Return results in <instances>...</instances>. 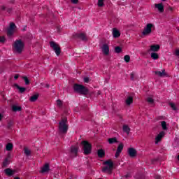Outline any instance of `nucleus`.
Segmentation results:
<instances>
[{"label": "nucleus", "mask_w": 179, "mask_h": 179, "mask_svg": "<svg viewBox=\"0 0 179 179\" xmlns=\"http://www.w3.org/2000/svg\"><path fill=\"white\" fill-rule=\"evenodd\" d=\"M13 51L20 54L24 48V43L22 40H16L12 45Z\"/></svg>", "instance_id": "1"}, {"label": "nucleus", "mask_w": 179, "mask_h": 179, "mask_svg": "<svg viewBox=\"0 0 179 179\" xmlns=\"http://www.w3.org/2000/svg\"><path fill=\"white\" fill-rule=\"evenodd\" d=\"M155 27V25L152 23L147 24L145 27L143 28L142 31V36L143 37H148V36H150L152 34V31H153V28Z\"/></svg>", "instance_id": "2"}, {"label": "nucleus", "mask_w": 179, "mask_h": 179, "mask_svg": "<svg viewBox=\"0 0 179 179\" xmlns=\"http://www.w3.org/2000/svg\"><path fill=\"white\" fill-rule=\"evenodd\" d=\"M105 166L103 167V171L104 173H111L113 171V169H114V162L109 159L103 162Z\"/></svg>", "instance_id": "3"}, {"label": "nucleus", "mask_w": 179, "mask_h": 179, "mask_svg": "<svg viewBox=\"0 0 179 179\" xmlns=\"http://www.w3.org/2000/svg\"><path fill=\"white\" fill-rule=\"evenodd\" d=\"M59 131L61 134H66V132L68 131L66 118L62 119V121L59 122Z\"/></svg>", "instance_id": "4"}, {"label": "nucleus", "mask_w": 179, "mask_h": 179, "mask_svg": "<svg viewBox=\"0 0 179 179\" xmlns=\"http://www.w3.org/2000/svg\"><path fill=\"white\" fill-rule=\"evenodd\" d=\"M73 89L75 92L77 93H80V94H87L89 93V90L87 88L83 87V85H74Z\"/></svg>", "instance_id": "5"}, {"label": "nucleus", "mask_w": 179, "mask_h": 179, "mask_svg": "<svg viewBox=\"0 0 179 179\" xmlns=\"http://www.w3.org/2000/svg\"><path fill=\"white\" fill-rule=\"evenodd\" d=\"M83 149L84 150L85 155H90V153H92V145L89 143L87 141H83Z\"/></svg>", "instance_id": "6"}, {"label": "nucleus", "mask_w": 179, "mask_h": 179, "mask_svg": "<svg viewBox=\"0 0 179 179\" xmlns=\"http://www.w3.org/2000/svg\"><path fill=\"white\" fill-rule=\"evenodd\" d=\"M50 47L55 51L56 55L58 56L59 54H61V48L59 47V45L54 41H52L50 42Z\"/></svg>", "instance_id": "7"}, {"label": "nucleus", "mask_w": 179, "mask_h": 179, "mask_svg": "<svg viewBox=\"0 0 179 179\" xmlns=\"http://www.w3.org/2000/svg\"><path fill=\"white\" fill-rule=\"evenodd\" d=\"M16 25L13 22L10 23V26L7 31L8 36H13L14 33H16Z\"/></svg>", "instance_id": "8"}, {"label": "nucleus", "mask_w": 179, "mask_h": 179, "mask_svg": "<svg viewBox=\"0 0 179 179\" xmlns=\"http://www.w3.org/2000/svg\"><path fill=\"white\" fill-rule=\"evenodd\" d=\"M166 135V132L164 131H160L157 136H155V145H157L159 143V142H162V139L164 138Z\"/></svg>", "instance_id": "9"}, {"label": "nucleus", "mask_w": 179, "mask_h": 179, "mask_svg": "<svg viewBox=\"0 0 179 179\" xmlns=\"http://www.w3.org/2000/svg\"><path fill=\"white\" fill-rule=\"evenodd\" d=\"M101 51L103 55H110V46L107 43H104L101 47Z\"/></svg>", "instance_id": "10"}, {"label": "nucleus", "mask_w": 179, "mask_h": 179, "mask_svg": "<svg viewBox=\"0 0 179 179\" xmlns=\"http://www.w3.org/2000/svg\"><path fill=\"white\" fill-rule=\"evenodd\" d=\"M160 50V45L157 44H153L150 46L149 51L150 52H157Z\"/></svg>", "instance_id": "11"}, {"label": "nucleus", "mask_w": 179, "mask_h": 179, "mask_svg": "<svg viewBox=\"0 0 179 179\" xmlns=\"http://www.w3.org/2000/svg\"><path fill=\"white\" fill-rule=\"evenodd\" d=\"M128 155L130 157H136L138 152L134 148H129L127 150Z\"/></svg>", "instance_id": "12"}, {"label": "nucleus", "mask_w": 179, "mask_h": 179, "mask_svg": "<svg viewBox=\"0 0 179 179\" xmlns=\"http://www.w3.org/2000/svg\"><path fill=\"white\" fill-rule=\"evenodd\" d=\"M123 149H124V144L122 143L119 144V145L117 146V149L115 157H118V156L121 155V152H122Z\"/></svg>", "instance_id": "13"}, {"label": "nucleus", "mask_w": 179, "mask_h": 179, "mask_svg": "<svg viewBox=\"0 0 179 179\" xmlns=\"http://www.w3.org/2000/svg\"><path fill=\"white\" fill-rule=\"evenodd\" d=\"M112 34L114 38H118V37L121 36V33L120 32V31H118V29H117V28L113 29Z\"/></svg>", "instance_id": "14"}, {"label": "nucleus", "mask_w": 179, "mask_h": 179, "mask_svg": "<svg viewBox=\"0 0 179 179\" xmlns=\"http://www.w3.org/2000/svg\"><path fill=\"white\" fill-rule=\"evenodd\" d=\"M146 101L150 106H155V99H153V95H150L146 98Z\"/></svg>", "instance_id": "15"}, {"label": "nucleus", "mask_w": 179, "mask_h": 179, "mask_svg": "<svg viewBox=\"0 0 179 179\" xmlns=\"http://www.w3.org/2000/svg\"><path fill=\"white\" fill-rule=\"evenodd\" d=\"M155 75L159 76V78H164L167 76V73H166V70H162V71H155Z\"/></svg>", "instance_id": "16"}, {"label": "nucleus", "mask_w": 179, "mask_h": 179, "mask_svg": "<svg viewBox=\"0 0 179 179\" xmlns=\"http://www.w3.org/2000/svg\"><path fill=\"white\" fill-rule=\"evenodd\" d=\"M155 8L162 13V12H164V6H163V3L155 4Z\"/></svg>", "instance_id": "17"}, {"label": "nucleus", "mask_w": 179, "mask_h": 179, "mask_svg": "<svg viewBox=\"0 0 179 179\" xmlns=\"http://www.w3.org/2000/svg\"><path fill=\"white\" fill-rule=\"evenodd\" d=\"M124 103L127 106H131V104L134 103V98L132 96H128L125 99Z\"/></svg>", "instance_id": "18"}, {"label": "nucleus", "mask_w": 179, "mask_h": 179, "mask_svg": "<svg viewBox=\"0 0 179 179\" xmlns=\"http://www.w3.org/2000/svg\"><path fill=\"white\" fill-rule=\"evenodd\" d=\"M78 150H79L78 145H73L71 147V152L73 155H76V153H78Z\"/></svg>", "instance_id": "19"}, {"label": "nucleus", "mask_w": 179, "mask_h": 179, "mask_svg": "<svg viewBox=\"0 0 179 179\" xmlns=\"http://www.w3.org/2000/svg\"><path fill=\"white\" fill-rule=\"evenodd\" d=\"M41 173H47L50 171V165L48 164H45L42 168H41Z\"/></svg>", "instance_id": "20"}, {"label": "nucleus", "mask_w": 179, "mask_h": 179, "mask_svg": "<svg viewBox=\"0 0 179 179\" xmlns=\"http://www.w3.org/2000/svg\"><path fill=\"white\" fill-rule=\"evenodd\" d=\"M13 150V144H12V143H8L6 144V150H7V152H10V150Z\"/></svg>", "instance_id": "21"}, {"label": "nucleus", "mask_w": 179, "mask_h": 179, "mask_svg": "<svg viewBox=\"0 0 179 179\" xmlns=\"http://www.w3.org/2000/svg\"><path fill=\"white\" fill-rule=\"evenodd\" d=\"M4 171L6 176H13L15 174V171H12L10 169H7Z\"/></svg>", "instance_id": "22"}, {"label": "nucleus", "mask_w": 179, "mask_h": 179, "mask_svg": "<svg viewBox=\"0 0 179 179\" xmlns=\"http://www.w3.org/2000/svg\"><path fill=\"white\" fill-rule=\"evenodd\" d=\"M150 57L152 59H159V54H157L156 52H152L151 54H150Z\"/></svg>", "instance_id": "23"}, {"label": "nucleus", "mask_w": 179, "mask_h": 179, "mask_svg": "<svg viewBox=\"0 0 179 179\" xmlns=\"http://www.w3.org/2000/svg\"><path fill=\"white\" fill-rule=\"evenodd\" d=\"M37 99H38V94L33 95L30 97L29 101L34 103V101H37Z\"/></svg>", "instance_id": "24"}, {"label": "nucleus", "mask_w": 179, "mask_h": 179, "mask_svg": "<svg viewBox=\"0 0 179 179\" xmlns=\"http://www.w3.org/2000/svg\"><path fill=\"white\" fill-rule=\"evenodd\" d=\"M161 127L164 131H167V122L166 121L161 122Z\"/></svg>", "instance_id": "25"}, {"label": "nucleus", "mask_w": 179, "mask_h": 179, "mask_svg": "<svg viewBox=\"0 0 179 179\" xmlns=\"http://www.w3.org/2000/svg\"><path fill=\"white\" fill-rule=\"evenodd\" d=\"M78 37H79V38H81V40H84V41L87 40V37L86 36V34L84 33L79 34Z\"/></svg>", "instance_id": "26"}, {"label": "nucleus", "mask_w": 179, "mask_h": 179, "mask_svg": "<svg viewBox=\"0 0 179 179\" xmlns=\"http://www.w3.org/2000/svg\"><path fill=\"white\" fill-rule=\"evenodd\" d=\"M97 154H98L99 157H104V155H106V152H104L103 150L101 149V150H98Z\"/></svg>", "instance_id": "27"}, {"label": "nucleus", "mask_w": 179, "mask_h": 179, "mask_svg": "<svg viewBox=\"0 0 179 179\" xmlns=\"http://www.w3.org/2000/svg\"><path fill=\"white\" fill-rule=\"evenodd\" d=\"M104 1L106 0H98L97 6L99 8H103V6H104Z\"/></svg>", "instance_id": "28"}, {"label": "nucleus", "mask_w": 179, "mask_h": 179, "mask_svg": "<svg viewBox=\"0 0 179 179\" xmlns=\"http://www.w3.org/2000/svg\"><path fill=\"white\" fill-rule=\"evenodd\" d=\"M123 131L124 132H126V134H129V131H131V129L128 125H124L123 126Z\"/></svg>", "instance_id": "29"}, {"label": "nucleus", "mask_w": 179, "mask_h": 179, "mask_svg": "<svg viewBox=\"0 0 179 179\" xmlns=\"http://www.w3.org/2000/svg\"><path fill=\"white\" fill-rule=\"evenodd\" d=\"M24 153L26 155V156H30L31 151L27 148H24Z\"/></svg>", "instance_id": "30"}, {"label": "nucleus", "mask_w": 179, "mask_h": 179, "mask_svg": "<svg viewBox=\"0 0 179 179\" xmlns=\"http://www.w3.org/2000/svg\"><path fill=\"white\" fill-rule=\"evenodd\" d=\"M22 107L16 105L13 106V111H21Z\"/></svg>", "instance_id": "31"}, {"label": "nucleus", "mask_w": 179, "mask_h": 179, "mask_svg": "<svg viewBox=\"0 0 179 179\" xmlns=\"http://www.w3.org/2000/svg\"><path fill=\"white\" fill-rule=\"evenodd\" d=\"M108 142L110 144H113V143H116L117 142V138H108Z\"/></svg>", "instance_id": "32"}, {"label": "nucleus", "mask_w": 179, "mask_h": 179, "mask_svg": "<svg viewBox=\"0 0 179 179\" xmlns=\"http://www.w3.org/2000/svg\"><path fill=\"white\" fill-rule=\"evenodd\" d=\"M122 51V49L120 46H117L115 48V52H117V54H120Z\"/></svg>", "instance_id": "33"}, {"label": "nucleus", "mask_w": 179, "mask_h": 179, "mask_svg": "<svg viewBox=\"0 0 179 179\" xmlns=\"http://www.w3.org/2000/svg\"><path fill=\"white\" fill-rule=\"evenodd\" d=\"M17 88L20 90V93L26 92L25 87H19V85H17Z\"/></svg>", "instance_id": "34"}, {"label": "nucleus", "mask_w": 179, "mask_h": 179, "mask_svg": "<svg viewBox=\"0 0 179 179\" xmlns=\"http://www.w3.org/2000/svg\"><path fill=\"white\" fill-rule=\"evenodd\" d=\"M170 106H171V108H172V110H174L175 111L177 110V105H176V103H171Z\"/></svg>", "instance_id": "35"}, {"label": "nucleus", "mask_w": 179, "mask_h": 179, "mask_svg": "<svg viewBox=\"0 0 179 179\" xmlns=\"http://www.w3.org/2000/svg\"><path fill=\"white\" fill-rule=\"evenodd\" d=\"M9 164V160L6 159L5 161L3 162V167H6Z\"/></svg>", "instance_id": "36"}, {"label": "nucleus", "mask_w": 179, "mask_h": 179, "mask_svg": "<svg viewBox=\"0 0 179 179\" xmlns=\"http://www.w3.org/2000/svg\"><path fill=\"white\" fill-rule=\"evenodd\" d=\"M124 61L125 62H129V61H131V57H129V55H125Z\"/></svg>", "instance_id": "37"}, {"label": "nucleus", "mask_w": 179, "mask_h": 179, "mask_svg": "<svg viewBox=\"0 0 179 179\" xmlns=\"http://www.w3.org/2000/svg\"><path fill=\"white\" fill-rule=\"evenodd\" d=\"M23 80L25 82V85H29L30 81L29 80V78H27V77H23Z\"/></svg>", "instance_id": "38"}, {"label": "nucleus", "mask_w": 179, "mask_h": 179, "mask_svg": "<svg viewBox=\"0 0 179 179\" xmlns=\"http://www.w3.org/2000/svg\"><path fill=\"white\" fill-rule=\"evenodd\" d=\"M57 104L59 107H61V106H62V101L61 100H57Z\"/></svg>", "instance_id": "39"}, {"label": "nucleus", "mask_w": 179, "mask_h": 179, "mask_svg": "<svg viewBox=\"0 0 179 179\" xmlns=\"http://www.w3.org/2000/svg\"><path fill=\"white\" fill-rule=\"evenodd\" d=\"M174 55H176V57H179V49H176L175 50Z\"/></svg>", "instance_id": "40"}, {"label": "nucleus", "mask_w": 179, "mask_h": 179, "mask_svg": "<svg viewBox=\"0 0 179 179\" xmlns=\"http://www.w3.org/2000/svg\"><path fill=\"white\" fill-rule=\"evenodd\" d=\"M0 43H5V36H0Z\"/></svg>", "instance_id": "41"}, {"label": "nucleus", "mask_w": 179, "mask_h": 179, "mask_svg": "<svg viewBox=\"0 0 179 179\" xmlns=\"http://www.w3.org/2000/svg\"><path fill=\"white\" fill-rule=\"evenodd\" d=\"M89 80H90L89 77L84 78V82L85 83H89Z\"/></svg>", "instance_id": "42"}, {"label": "nucleus", "mask_w": 179, "mask_h": 179, "mask_svg": "<svg viewBox=\"0 0 179 179\" xmlns=\"http://www.w3.org/2000/svg\"><path fill=\"white\" fill-rule=\"evenodd\" d=\"M71 2H72V3L76 4V3H78V0H71Z\"/></svg>", "instance_id": "43"}, {"label": "nucleus", "mask_w": 179, "mask_h": 179, "mask_svg": "<svg viewBox=\"0 0 179 179\" xmlns=\"http://www.w3.org/2000/svg\"><path fill=\"white\" fill-rule=\"evenodd\" d=\"M19 78V75H15V76H14V79H17Z\"/></svg>", "instance_id": "44"}, {"label": "nucleus", "mask_w": 179, "mask_h": 179, "mask_svg": "<svg viewBox=\"0 0 179 179\" xmlns=\"http://www.w3.org/2000/svg\"><path fill=\"white\" fill-rule=\"evenodd\" d=\"M2 120V115L0 114V121Z\"/></svg>", "instance_id": "45"}, {"label": "nucleus", "mask_w": 179, "mask_h": 179, "mask_svg": "<svg viewBox=\"0 0 179 179\" xmlns=\"http://www.w3.org/2000/svg\"><path fill=\"white\" fill-rule=\"evenodd\" d=\"M131 79H134V73H131Z\"/></svg>", "instance_id": "46"}, {"label": "nucleus", "mask_w": 179, "mask_h": 179, "mask_svg": "<svg viewBox=\"0 0 179 179\" xmlns=\"http://www.w3.org/2000/svg\"><path fill=\"white\" fill-rule=\"evenodd\" d=\"M169 10H173V8L172 7H169Z\"/></svg>", "instance_id": "47"}, {"label": "nucleus", "mask_w": 179, "mask_h": 179, "mask_svg": "<svg viewBox=\"0 0 179 179\" xmlns=\"http://www.w3.org/2000/svg\"><path fill=\"white\" fill-rule=\"evenodd\" d=\"M97 94H101V92L100 91H99V92H97Z\"/></svg>", "instance_id": "48"}, {"label": "nucleus", "mask_w": 179, "mask_h": 179, "mask_svg": "<svg viewBox=\"0 0 179 179\" xmlns=\"http://www.w3.org/2000/svg\"><path fill=\"white\" fill-rule=\"evenodd\" d=\"M157 178H160V176H157Z\"/></svg>", "instance_id": "49"}, {"label": "nucleus", "mask_w": 179, "mask_h": 179, "mask_svg": "<svg viewBox=\"0 0 179 179\" xmlns=\"http://www.w3.org/2000/svg\"><path fill=\"white\" fill-rule=\"evenodd\" d=\"M178 159L179 160V155L178 156Z\"/></svg>", "instance_id": "50"}, {"label": "nucleus", "mask_w": 179, "mask_h": 179, "mask_svg": "<svg viewBox=\"0 0 179 179\" xmlns=\"http://www.w3.org/2000/svg\"><path fill=\"white\" fill-rule=\"evenodd\" d=\"M162 1H164V0H162Z\"/></svg>", "instance_id": "51"}]
</instances>
